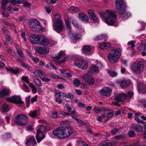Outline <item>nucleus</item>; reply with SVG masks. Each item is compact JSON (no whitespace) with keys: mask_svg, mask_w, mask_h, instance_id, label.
Masks as SVG:
<instances>
[{"mask_svg":"<svg viewBox=\"0 0 146 146\" xmlns=\"http://www.w3.org/2000/svg\"><path fill=\"white\" fill-rule=\"evenodd\" d=\"M73 132V129L70 127H62L54 129L53 130L52 133L57 138L63 139L69 137Z\"/></svg>","mask_w":146,"mask_h":146,"instance_id":"1","label":"nucleus"},{"mask_svg":"<svg viewBox=\"0 0 146 146\" xmlns=\"http://www.w3.org/2000/svg\"><path fill=\"white\" fill-rule=\"evenodd\" d=\"M117 11L119 17L126 19L131 16V13L125 11L126 5L123 2V0H116L115 2Z\"/></svg>","mask_w":146,"mask_h":146,"instance_id":"2","label":"nucleus"},{"mask_svg":"<svg viewBox=\"0 0 146 146\" xmlns=\"http://www.w3.org/2000/svg\"><path fill=\"white\" fill-rule=\"evenodd\" d=\"M100 14L105 22L109 25H113L115 22L116 15L115 13L109 10H107L105 13L101 12Z\"/></svg>","mask_w":146,"mask_h":146,"instance_id":"3","label":"nucleus"},{"mask_svg":"<svg viewBox=\"0 0 146 146\" xmlns=\"http://www.w3.org/2000/svg\"><path fill=\"white\" fill-rule=\"evenodd\" d=\"M74 65L83 70H85L88 67V62L85 60L82 57L78 56L75 59Z\"/></svg>","mask_w":146,"mask_h":146,"instance_id":"4","label":"nucleus"},{"mask_svg":"<svg viewBox=\"0 0 146 146\" xmlns=\"http://www.w3.org/2000/svg\"><path fill=\"white\" fill-rule=\"evenodd\" d=\"M120 52L121 50L119 48L112 50L108 56L109 60L111 63L117 61L120 56Z\"/></svg>","mask_w":146,"mask_h":146,"instance_id":"5","label":"nucleus"},{"mask_svg":"<svg viewBox=\"0 0 146 146\" xmlns=\"http://www.w3.org/2000/svg\"><path fill=\"white\" fill-rule=\"evenodd\" d=\"M60 15L56 14L54 16V19L57 21L56 22L55 24L53 25L54 29L57 33L60 32L63 28V25L61 20L60 19Z\"/></svg>","mask_w":146,"mask_h":146,"instance_id":"6","label":"nucleus"},{"mask_svg":"<svg viewBox=\"0 0 146 146\" xmlns=\"http://www.w3.org/2000/svg\"><path fill=\"white\" fill-rule=\"evenodd\" d=\"M28 118L26 115L21 114L18 115L16 116L15 122L18 125L25 126L28 124Z\"/></svg>","mask_w":146,"mask_h":146,"instance_id":"7","label":"nucleus"},{"mask_svg":"<svg viewBox=\"0 0 146 146\" xmlns=\"http://www.w3.org/2000/svg\"><path fill=\"white\" fill-rule=\"evenodd\" d=\"M30 26L31 29L33 31L40 32L43 30V28L41 25L40 23L36 19L31 21Z\"/></svg>","mask_w":146,"mask_h":146,"instance_id":"8","label":"nucleus"},{"mask_svg":"<svg viewBox=\"0 0 146 146\" xmlns=\"http://www.w3.org/2000/svg\"><path fill=\"white\" fill-rule=\"evenodd\" d=\"M141 62H135L131 66V69L134 74H139L143 70L144 66L141 64Z\"/></svg>","mask_w":146,"mask_h":146,"instance_id":"9","label":"nucleus"},{"mask_svg":"<svg viewBox=\"0 0 146 146\" xmlns=\"http://www.w3.org/2000/svg\"><path fill=\"white\" fill-rule=\"evenodd\" d=\"M6 100L16 104H22L24 103V102L21 100V97L19 96L14 95L11 97L7 98H6Z\"/></svg>","mask_w":146,"mask_h":146,"instance_id":"10","label":"nucleus"},{"mask_svg":"<svg viewBox=\"0 0 146 146\" xmlns=\"http://www.w3.org/2000/svg\"><path fill=\"white\" fill-rule=\"evenodd\" d=\"M54 58L56 60V63L58 64H61L64 62L66 59V58L64 54V52L60 51L58 55L54 57Z\"/></svg>","mask_w":146,"mask_h":146,"instance_id":"11","label":"nucleus"},{"mask_svg":"<svg viewBox=\"0 0 146 146\" xmlns=\"http://www.w3.org/2000/svg\"><path fill=\"white\" fill-rule=\"evenodd\" d=\"M81 77L85 82L90 85H91V70L90 69L84 74L81 76Z\"/></svg>","mask_w":146,"mask_h":146,"instance_id":"12","label":"nucleus"},{"mask_svg":"<svg viewBox=\"0 0 146 146\" xmlns=\"http://www.w3.org/2000/svg\"><path fill=\"white\" fill-rule=\"evenodd\" d=\"M40 36L38 44L44 46L48 45L49 43V40L44 36L40 35Z\"/></svg>","mask_w":146,"mask_h":146,"instance_id":"13","label":"nucleus"},{"mask_svg":"<svg viewBox=\"0 0 146 146\" xmlns=\"http://www.w3.org/2000/svg\"><path fill=\"white\" fill-rule=\"evenodd\" d=\"M112 91V89L109 87H104L101 90L100 94L102 96H109L111 95Z\"/></svg>","mask_w":146,"mask_h":146,"instance_id":"14","label":"nucleus"},{"mask_svg":"<svg viewBox=\"0 0 146 146\" xmlns=\"http://www.w3.org/2000/svg\"><path fill=\"white\" fill-rule=\"evenodd\" d=\"M126 98V96L124 94H117L114 96V100L118 102H123Z\"/></svg>","mask_w":146,"mask_h":146,"instance_id":"15","label":"nucleus"},{"mask_svg":"<svg viewBox=\"0 0 146 146\" xmlns=\"http://www.w3.org/2000/svg\"><path fill=\"white\" fill-rule=\"evenodd\" d=\"M40 37V35H32L30 36L29 39L31 42L34 44H38Z\"/></svg>","mask_w":146,"mask_h":146,"instance_id":"16","label":"nucleus"},{"mask_svg":"<svg viewBox=\"0 0 146 146\" xmlns=\"http://www.w3.org/2000/svg\"><path fill=\"white\" fill-rule=\"evenodd\" d=\"M45 136L42 132L41 128L38 129L37 130V134L36 135V139L38 143L40 142L45 137Z\"/></svg>","mask_w":146,"mask_h":146,"instance_id":"17","label":"nucleus"},{"mask_svg":"<svg viewBox=\"0 0 146 146\" xmlns=\"http://www.w3.org/2000/svg\"><path fill=\"white\" fill-rule=\"evenodd\" d=\"M91 49L90 46L86 45L83 46L82 52L86 55H89L91 53Z\"/></svg>","mask_w":146,"mask_h":146,"instance_id":"18","label":"nucleus"},{"mask_svg":"<svg viewBox=\"0 0 146 146\" xmlns=\"http://www.w3.org/2000/svg\"><path fill=\"white\" fill-rule=\"evenodd\" d=\"M55 96L57 98H60L63 100L66 98V94L64 92L57 91L55 92Z\"/></svg>","mask_w":146,"mask_h":146,"instance_id":"19","label":"nucleus"},{"mask_svg":"<svg viewBox=\"0 0 146 146\" xmlns=\"http://www.w3.org/2000/svg\"><path fill=\"white\" fill-rule=\"evenodd\" d=\"M2 30L5 36L6 40L8 42L11 41V38L10 37V33L8 30H6V28L4 27H3L2 28Z\"/></svg>","mask_w":146,"mask_h":146,"instance_id":"20","label":"nucleus"},{"mask_svg":"<svg viewBox=\"0 0 146 146\" xmlns=\"http://www.w3.org/2000/svg\"><path fill=\"white\" fill-rule=\"evenodd\" d=\"M120 86L122 88L127 87L130 83V81L123 79L121 80L119 82Z\"/></svg>","mask_w":146,"mask_h":146,"instance_id":"21","label":"nucleus"},{"mask_svg":"<svg viewBox=\"0 0 146 146\" xmlns=\"http://www.w3.org/2000/svg\"><path fill=\"white\" fill-rule=\"evenodd\" d=\"M36 141L34 137H30L27 141L26 144L27 145H30L31 146H34L36 144Z\"/></svg>","mask_w":146,"mask_h":146,"instance_id":"22","label":"nucleus"},{"mask_svg":"<svg viewBox=\"0 0 146 146\" xmlns=\"http://www.w3.org/2000/svg\"><path fill=\"white\" fill-rule=\"evenodd\" d=\"M138 90L140 92L144 93L146 91V88L145 85L142 83L138 84Z\"/></svg>","mask_w":146,"mask_h":146,"instance_id":"23","label":"nucleus"},{"mask_svg":"<svg viewBox=\"0 0 146 146\" xmlns=\"http://www.w3.org/2000/svg\"><path fill=\"white\" fill-rule=\"evenodd\" d=\"M79 19L85 23H87L88 21V17L84 13H80L78 15Z\"/></svg>","mask_w":146,"mask_h":146,"instance_id":"24","label":"nucleus"},{"mask_svg":"<svg viewBox=\"0 0 146 146\" xmlns=\"http://www.w3.org/2000/svg\"><path fill=\"white\" fill-rule=\"evenodd\" d=\"M97 62V66L93 65L92 67V74H96L99 72V69L98 67L99 66V64H101L100 63L99 64L97 60L96 61Z\"/></svg>","mask_w":146,"mask_h":146,"instance_id":"25","label":"nucleus"},{"mask_svg":"<svg viewBox=\"0 0 146 146\" xmlns=\"http://www.w3.org/2000/svg\"><path fill=\"white\" fill-rule=\"evenodd\" d=\"M132 128L137 132H139L143 130V127L140 125L133 124Z\"/></svg>","mask_w":146,"mask_h":146,"instance_id":"26","label":"nucleus"},{"mask_svg":"<svg viewBox=\"0 0 146 146\" xmlns=\"http://www.w3.org/2000/svg\"><path fill=\"white\" fill-rule=\"evenodd\" d=\"M75 110H73L72 111V114L71 117L73 118H74L77 121V122L78 123V125L80 126H81L82 125H84V123L82 121L76 117H75L73 115H75Z\"/></svg>","mask_w":146,"mask_h":146,"instance_id":"27","label":"nucleus"},{"mask_svg":"<svg viewBox=\"0 0 146 146\" xmlns=\"http://www.w3.org/2000/svg\"><path fill=\"white\" fill-rule=\"evenodd\" d=\"M39 115V111L38 110H34L31 111L29 113V115L33 118L36 117Z\"/></svg>","mask_w":146,"mask_h":146,"instance_id":"28","label":"nucleus"},{"mask_svg":"<svg viewBox=\"0 0 146 146\" xmlns=\"http://www.w3.org/2000/svg\"><path fill=\"white\" fill-rule=\"evenodd\" d=\"M9 94V90L8 89H4L0 92V97L6 96Z\"/></svg>","mask_w":146,"mask_h":146,"instance_id":"29","label":"nucleus"},{"mask_svg":"<svg viewBox=\"0 0 146 146\" xmlns=\"http://www.w3.org/2000/svg\"><path fill=\"white\" fill-rule=\"evenodd\" d=\"M107 37V36L106 35L102 34L96 36L94 38V40L95 41H97L105 39V40H106Z\"/></svg>","mask_w":146,"mask_h":146,"instance_id":"30","label":"nucleus"},{"mask_svg":"<svg viewBox=\"0 0 146 146\" xmlns=\"http://www.w3.org/2000/svg\"><path fill=\"white\" fill-rule=\"evenodd\" d=\"M5 46H5V50L13 56H15L16 54V52L11 48L7 46L6 45H5Z\"/></svg>","mask_w":146,"mask_h":146,"instance_id":"31","label":"nucleus"},{"mask_svg":"<svg viewBox=\"0 0 146 146\" xmlns=\"http://www.w3.org/2000/svg\"><path fill=\"white\" fill-rule=\"evenodd\" d=\"M92 21H93V22L92 21V23L93 22L94 23H97L99 22V20L98 19V17H97L96 15L95 14L94 11L92 10Z\"/></svg>","mask_w":146,"mask_h":146,"instance_id":"32","label":"nucleus"},{"mask_svg":"<svg viewBox=\"0 0 146 146\" xmlns=\"http://www.w3.org/2000/svg\"><path fill=\"white\" fill-rule=\"evenodd\" d=\"M7 71H10L13 74H15L18 73L19 71V70L18 68H7Z\"/></svg>","mask_w":146,"mask_h":146,"instance_id":"33","label":"nucleus"},{"mask_svg":"<svg viewBox=\"0 0 146 146\" xmlns=\"http://www.w3.org/2000/svg\"><path fill=\"white\" fill-rule=\"evenodd\" d=\"M72 23L74 26L76 28L78 29H80L82 28L81 26L78 24L77 21L75 19H73L72 20Z\"/></svg>","mask_w":146,"mask_h":146,"instance_id":"34","label":"nucleus"},{"mask_svg":"<svg viewBox=\"0 0 146 146\" xmlns=\"http://www.w3.org/2000/svg\"><path fill=\"white\" fill-rule=\"evenodd\" d=\"M34 82L35 85L38 87H40L42 86V84L40 79L38 78H35L34 80Z\"/></svg>","mask_w":146,"mask_h":146,"instance_id":"35","label":"nucleus"},{"mask_svg":"<svg viewBox=\"0 0 146 146\" xmlns=\"http://www.w3.org/2000/svg\"><path fill=\"white\" fill-rule=\"evenodd\" d=\"M8 1L11 2L13 4H21L23 2V0H8Z\"/></svg>","mask_w":146,"mask_h":146,"instance_id":"36","label":"nucleus"},{"mask_svg":"<svg viewBox=\"0 0 146 146\" xmlns=\"http://www.w3.org/2000/svg\"><path fill=\"white\" fill-rule=\"evenodd\" d=\"M71 19L70 18L67 19L65 20V22L66 27L68 29H71V26L70 23V21Z\"/></svg>","mask_w":146,"mask_h":146,"instance_id":"37","label":"nucleus"},{"mask_svg":"<svg viewBox=\"0 0 146 146\" xmlns=\"http://www.w3.org/2000/svg\"><path fill=\"white\" fill-rule=\"evenodd\" d=\"M125 136L124 135L120 134L119 135L115 136L113 138L115 139H123L125 138Z\"/></svg>","mask_w":146,"mask_h":146,"instance_id":"38","label":"nucleus"},{"mask_svg":"<svg viewBox=\"0 0 146 146\" xmlns=\"http://www.w3.org/2000/svg\"><path fill=\"white\" fill-rule=\"evenodd\" d=\"M42 72V71L40 70H36L34 72H33V74L36 76L41 78Z\"/></svg>","mask_w":146,"mask_h":146,"instance_id":"39","label":"nucleus"},{"mask_svg":"<svg viewBox=\"0 0 146 146\" xmlns=\"http://www.w3.org/2000/svg\"><path fill=\"white\" fill-rule=\"evenodd\" d=\"M29 86L32 90V92L33 94H35L36 92V89L35 86L32 83L29 84Z\"/></svg>","mask_w":146,"mask_h":146,"instance_id":"40","label":"nucleus"},{"mask_svg":"<svg viewBox=\"0 0 146 146\" xmlns=\"http://www.w3.org/2000/svg\"><path fill=\"white\" fill-rule=\"evenodd\" d=\"M80 81L78 79H76L74 80L73 84L76 87L78 86L80 84Z\"/></svg>","mask_w":146,"mask_h":146,"instance_id":"41","label":"nucleus"},{"mask_svg":"<svg viewBox=\"0 0 146 146\" xmlns=\"http://www.w3.org/2000/svg\"><path fill=\"white\" fill-rule=\"evenodd\" d=\"M108 74H109V76H110L114 77L116 76L117 75V73L115 72L108 70Z\"/></svg>","mask_w":146,"mask_h":146,"instance_id":"42","label":"nucleus"},{"mask_svg":"<svg viewBox=\"0 0 146 146\" xmlns=\"http://www.w3.org/2000/svg\"><path fill=\"white\" fill-rule=\"evenodd\" d=\"M119 131L118 128H113L111 131V132L113 135L116 134Z\"/></svg>","mask_w":146,"mask_h":146,"instance_id":"43","label":"nucleus"},{"mask_svg":"<svg viewBox=\"0 0 146 146\" xmlns=\"http://www.w3.org/2000/svg\"><path fill=\"white\" fill-rule=\"evenodd\" d=\"M3 110L4 112L8 111L9 110V106L6 104H4L3 106Z\"/></svg>","mask_w":146,"mask_h":146,"instance_id":"44","label":"nucleus"},{"mask_svg":"<svg viewBox=\"0 0 146 146\" xmlns=\"http://www.w3.org/2000/svg\"><path fill=\"white\" fill-rule=\"evenodd\" d=\"M69 11L72 13H74L75 12H76L78 11V9L77 8L74 7L73 6H71L69 9Z\"/></svg>","mask_w":146,"mask_h":146,"instance_id":"45","label":"nucleus"},{"mask_svg":"<svg viewBox=\"0 0 146 146\" xmlns=\"http://www.w3.org/2000/svg\"><path fill=\"white\" fill-rule=\"evenodd\" d=\"M78 145L79 146H90L85 142L81 141H78Z\"/></svg>","mask_w":146,"mask_h":146,"instance_id":"46","label":"nucleus"},{"mask_svg":"<svg viewBox=\"0 0 146 146\" xmlns=\"http://www.w3.org/2000/svg\"><path fill=\"white\" fill-rule=\"evenodd\" d=\"M128 134L129 136L131 137H134L135 136V134L134 131L132 130H130L129 131Z\"/></svg>","mask_w":146,"mask_h":146,"instance_id":"47","label":"nucleus"},{"mask_svg":"<svg viewBox=\"0 0 146 146\" xmlns=\"http://www.w3.org/2000/svg\"><path fill=\"white\" fill-rule=\"evenodd\" d=\"M2 7L3 9H5V5L8 3V0H2Z\"/></svg>","mask_w":146,"mask_h":146,"instance_id":"48","label":"nucleus"},{"mask_svg":"<svg viewBox=\"0 0 146 146\" xmlns=\"http://www.w3.org/2000/svg\"><path fill=\"white\" fill-rule=\"evenodd\" d=\"M20 31L21 33V35L22 37L24 39V40L25 41H27V39L25 38V32L24 31L23 29H21Z\"/></svg>","mask_w":146,"mask_h":146,"instance_id":"49","label":"nucleus"},{"mask_svg":"<svg viewBox=\"0 0 146 146\" xmlns=\"http://www.w3.org/2000/svg\"><path fill=\"white\" fill-rule=\"evenodd\" d=\"M135 42H136L135 41L132 40L129 42L128 43V44L129 45L131 46V48H133L135 46Z\"/></svg>","mask_w":146,"mask_h":146,"instance_id":"50","label":"nucleus"},{"mask_svg":"<svg viewBox=\"0 0 146 146\" xmlns=\"http://www.w3.org/2000/svg\"><path fill=\"white\" fill-rule=\"evenodd\" d=\"M106 118V115L104 114H103L102 116H99L97 117V120L99 121H102V119H105Z\"/></svg>","mask_w":146,"mask_h":146,"instance_id":"51","label":"nucleus"},{"mask_svg":"<svg viewBox=\"0 0 146 146\" xmlns=\"http://www.w3.org/2000/svg\"><path fill=\"white\" fill-rule=\"evenodd\" d=\"M72 38L74 40H77L80 39V37H79L78 34H76L72 35Z\"/></svg>","mask_w":146,"mask_h":146,"instance_id":"52","label":"nucleus"},{"mask_svg":"<svg viewBox=\"0 0 146 146\" xmlns=\"http://www.w3.org/2000/svg\"><path fill=\"white\" fill-rule=\"evenodd\" d=\"M113 113L112 111H110L107 113L106 117H107L106 120H108L109 118L111 117L113 115Z\"/></svg>","mask_w":146,"mask_h":146,"instance_id":"53","label":"nucleus"},{"mask_svg":"<svg viewBox=\"0 0 146 146\" xmlns=\"http://www.w3.org/2000/svg\"><path fill=\"white\" fill-rule=\"evenodd\" d=\"M65 107L67 111L69 112H70L72 111V108L70 106V105L68 103H67L65 104Z\"/></svg>","mask_w":146,"mask_h":146,"instance_id":"54","label":"nucleus"},{"mask_svg":"<svg viewBox=\"0 0 146 146\" xmlns=\"http://www.w3.org/2000/svg\"><path fill=\"white\" fill-rule=\"evenodd\" d=\"M31 96H28L26 98V103H27V107L28 108L30 105V99Z\"/></svg>","mask_w":146,"mask_h":146,"instance_id":"55","label":"nucleus"},{"mask_svg":"<svg viewBox=\"0 0 146 146\" xmlns=\"http://www.w3.org/2000/svg\"><path fill=\"white\" fill-rule=\"evenodd\" d=\"M59 112L60 114L63 115L68 116L70 115L71 116V115H72V113H66L62 111H59Z\"/></svg>","mask_w":146,"mask_h":146,"instance_id":"56","label":"nucleus"},{"mask_svg":"<svg viewBox=\"0 0 146 146\" xmlns=\"http://www.w3.org/2000/svg\"><path fill=\"white\" fill-rule=\"evenodd\" d=\"M135 120L138 123H144L145 125L146 123L143 120H141L139 117H135Z\"/></svg>","mask_w":146,"mask_h":146,"instance_id":"57","label":"nucleus"},{"mask_svg":"<svg viewBox=\"0 0 146 146\" xmlns=\"http://www.w3.org/2000/svg\"><path fill=\"white\" fill-rule=\"evenodd\" d=\"M133 95V92H129L127 93L126 96V98H130L132 97Z\"/></svg>","mask_w":146,"mask_h":146,"instance_id":"58","label":"nucleus"},{"mask_svg":"<svg viewBox=\"0 0 146 146\" xmlns=\"http://www.w3.org/2000/svg\"><path fill=\"white\" fill-rule=\"evenodd\" d=\"M38 96L37 95H35L33 98L31 99V103L33 104L34 102L36 101L37 100Z\"/></svg>","mask_w":146,"mask_h":146,"instance_id":"59","label":"nucleus"},{"mask_svg":"<svg viewBox=\"0 0 146 146\" xmlns=\"http://www.w3.org/2000/svg\"><path fill=\"white\" fill-rule=\"evenodd\" d=\"M42 52H44L43 54H45L48 53L49 51V49L47 47H45L42 48Z\"/></svg>","mask_w":146,"mask_h":146,"instance_id":"60","label":"nucleus"},{"mask_svg":"<svg viewBox=\"0 0 146 146\" xmlns=\"http://www.w3.org/2000/svg\"><path fill=\"white\" fill-rule=\"evenodd\" d=\"M66 96L68 98L71 99H73L74 97V95L73 94L69 93L67 94Z\"/></svg>","mask_w":146,"mask_h":146,"instance_id":"61","label":"nucleus"},{"mask_svg":"<svg viewBox=\"0 0 146 146\" xmlns=\"http://www.w3.org/2000/svg\"><path fill=\"white\" fill-rule=\"evenodd\" d=\"M47 75L49 77L52 78H56L57 76L56 74H54L51 73H48Z\"/></svg>","mask_w":146,"mask_h":146,"instance_id":"62","label":"nucleus"},{"mask_svg":"<svg viewBox=\"0 0 146 146\" xmlns=\"http://www.w3.org/2000/svg\"><path fill=\"white\" fill-rule=\"evenodd\" d=\"M22 79L24 81L27 83H28L29 82V80L27 76H23L22 78Z\"/></svg>","mask_w":146,"mask_h":146,"instance_id":"63","label":"nucleus"},{"mask_svg":"<svg viewBox=\"0 0 146 146\" xmlns=\"http://www.w3.org/2000/svg\"><path fill=\"white\" fill-rule=\"evenodd\" d=\"M141 105L143 106L144 107H146V100H141L140 102Z\"/></svg>","mask_w":146,"mask_h":146,"instance_id":"64","label":"nucleus"}]
</instances>
